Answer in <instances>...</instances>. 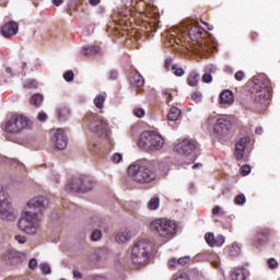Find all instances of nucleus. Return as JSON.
Masks as SVG:
<instances>
[{"mask_svg": "<svg viewBox=\"0 0 280 280\" xmlns=\"http://www.w3.org/2000/svg\"><path fill=\"white\" fill-rule=\"evenodd\" d=\"M40 226V214L24 208L18 221V229L25 235H36Z\"/></svg>", "mask_w": 280, "mask_h": 280, "instance_id": "nucleus-1", "label": "nucleus"}, {"mask_svg": "<svg viewBox=\"0 0 280 280\" xmlns=\"http://www.w3.org/2000/svg\"><path fill=\"white\" fill-rule=\"evenodd\" d=\"M202 128H213V132L217 135L218 139H229V137H231V130H233V125L231 120L218 118V115L211 114L205 124H202Z\"/></svg>", "mask_w": 280, "mask_h": 280, "instance_id": "nucleus-2", "label": "nucleus"}, {"mask_svg": "<svg viewBox=\"0 0 280 280\" xmlns=\"http://www.w3.org/2000/svg\"><path fill=\"white\" fill-rule=\"evenodd\" d=\"M128 174L135 183H139L140 185H145L156 179V172L152 167L140 163L131 164L128 167Z\"/></svg>", "mask_w": 280, "mask_h": 280, "instance_id": "nucleus-3", "label": "nucleus"}, {"mask_svg": "<svg viewBox=\"0 0 280 280\" xmlns=\"http://www.w3.org/2000/svg\"><path fill=\"white\" fill-rule=\"evenodd\" d=\"M138 145L141 150H148L149 152H154L159 150H163V145H165V140L163 137L155 131H143L139 139Z\"/></svg>", "mask_w": 280, "mask_h": 280, "instance_id": "nucleus-4", "label": "nucleus"}, {"mask_svg": "<svg viewBox=\"0 0 280 280\" xmlns=\"http://www.w3.org/2000/svg\"><path fill=\"white\" fill-rule=\"evenodd\" d=\"M25 128L26 130H32L34 122L23 114H13L4 126L5 132L10 135H16V132H21Z\"/></svg>", "mask_w": 280, "mask_h": 280, "instance_id": "nucleus-5", "label": "nucleus"}, {"mask_svg": "<svg viewBox=\"0 0 280 280\" xmlns=\"http://www.w3.org/2000/svg\"><path fill=\"white\" fill-rule=\"evenodd\" d=\"M151 231H154L160 237L172 240L176 233V222L167 219H155L150 223Z\"/></svg>", "mask_w": 280, "mask_h": 280, "instance_id": "nucleus-6", "label": "nucleus"}, {"mask_svg": "<svg viewBox=\"0 0 280 280\" xmlns=\"http://www.w3.org/2000/svg\"><path fill=\"white\" fill-rule=\"evenodd\" d=\"M152 243H150V241L145 238L138 241L131 249V261L138 266H140V264H145L148 257H150Z\"/></svg>", "mask_w": 280, "mask_h": 280, "instance_id": "nucleus-7", "label": "nucleus"}, {"mask_svg": "<svg viewBox=\"0 0 280 280\" xmlns=\"http://www.w3.org/2000/svg\"><path fill=\"white\" fill-rule=\"evenodd\" d=\"M0 219L7 222H14L16 220L14 208L10 201V195L2 186H0Z\"/></svg>", "mask_w": 280, "mask_h": 280, "instance_id": "nucleus-8", "label": "nucleus"}, {"mask_svg": "<svg viewBox=\"0 0 280 280\" xmlns=\"http://www.w3.org/2000/svg\"><path fill=\"white\" fill-rule=\"evenodd\" d=\"M252 89V93L255 95L254 100L258 104H264V102H268V100H270V88L259 81V79H254V85Z\"/></svg>", "mask_w": 280, "mask_h": 280, "instance_id": "nucleus-9", "label": "nucleus"}, {"mask_svg": "<svg viewBox=\"0 0 280 280\" xmlns=\"http://www.w3.org/2000/svg\"><path fill=\"white\" fill-rule=\"evenodd\" d=\"M88 130H90V132H95L98 137H108L110 127L106 120L102 118H93L88 124Z\"/></svg>", "mask_w": 280, "mask_h": 280, "instance_id": "nucleus-10", "label": "nucleus"}, {"mask_svg": "<svg viewBox=\"0 0 280 280\" xmlns=\"http://www.w3.org/2000/svg\"><path fill=\"white\" fill-rule=\"evenodd\" d=\"M47 207V199L44 196H37L30 199L24 209L31 213H40Z\"/></svg>", "mask_w": 280, "mask_h": 280, "instance_id": "nucleus-11", "label": "nucleus"}, {"mask_svg": "<svg viewBox=\"0 0 280 280\" xmlns=\"http://www.w3.org/2000/svg\"><path fill=\"white\" fill-rule=\"evenodd\" d=\"M196 151V142L190 139H184L174 145V152L178 154H184V156H191Z\"/></svg>", "mask_w": 280, "mask_h": 280, "instance_id": "nucleus-12", "label": "nucleus"}, {"mask_svg": "<svg viewBox=\"0 0 280 280\" xmlns=\"http://www.w3.org/2000/svg\"><path fill=\"white\" fill-rule=\"evenodd\" d=\"M86 184V180H82V179H71L67 185H66V189L67 191H74L75 194H80L84 191H91V189H93L92 185H89L88 187L84 186Z\"/></svg>", "mask_w": 280, "mask_h": 280, "instance_id": "nucleus-13", "label": "nucleus"}, {"mask_svg": "<svg viewBox=\"0 0 280 280\" xmlns=\"http://www.w3.org/2000/svg\"><path fill=\"white\" fill-rule=\"evenodd\" d=\"M250 138L248 136L240 138L235 143V158L237 161L244 159V152H246V147L248 145Z\"/></svg>", "mask_w": 280, "mask_h": 280, "instance_id": "nucleus-14", "label": "nucleus"}, {"mask_svg": "<svg viewBox=\"0 0 280 280\" xmlns=\"http://www.w3.org/2000/svg\"><path fill=\"white\" fill-rule=\"evenodd\" d=\"M52 143L57 150H65L67 148V136L65 130L57 129L52 136Z\"/></svg>", "mask_w": 280, "mask_h": 280, "instance_id": "nucleus-15", "label": "nucleus"}, {"mask_svg": "<svg viewBox=\"0 0 280 280\" xmlns=\"http://www.w3.org/2000/svg\"><path fill=\"white\" fill-rule=\"evenodd\" d=\"M7 257L10 266H21V264L27 261V253L25 252H10Z\"/></svg>", "mask_w": 280, "mask_h": 280, "instance_id": "nucleus-16", "label": "nucleus"}, {"mask_svg": "<svg viewBox=\"0 0 280 280\" xmlns=\"http://www.w3.org/2000/svg\"><path fill=\"white\" fill-rule=\"evenodd\" d=\"M1 34L4 38H12L19 34V23L10 21L1 27Z\"/></svg>", "mask_w": 280, "mask_h": 280, "instance_id": "nucleus-17", "label": "nucleus"}, {"mask_svg": "<svg viewBox=\"0 0 280 280\" xmlns=\"http://www.w3.org/2000/svg\"><path fill=\"white\" fill-rule=\"evenodd\" d=\"M115 240L117 244H126V242H130V240H132V231L128 228H122L116 234Z\"/></svg>", "mask_w": 280, "mask_h": 280, "instance_id": "nucleus-18", "label": "nucleus"}, {"mask_svg": "<svg viewBox=\"0 0 280 280\" xmlns=\"http://www.w3.org/2000/svg\"><path fill=\"white\" fill-rule=\"evenodd\" d=\"M233 102H235V96L231 90H225L220 94V104H222V106H231Z\"/></svg>", "mask_w": 280, "mask_h": 280, "instance_id": "nucleus-19", "label": "nucleus"}, {"mask_svg": "<svg viewBox=\"0 0 280 280\" xmlns=\"http://www.w3.org/2000/svg\"><path fill=\"white\" fill-rule=\"evenodd\" d=\"M188 31L191 40H196V38H199V36H202V34H205V28L200 27L198 24H192L188 26Z\"/></svg>", "mask_w": 280, "mask_h": 280, "instance_id": "nucleus-20", "label": "nucleus"}, {"mask_svg": "<svg viewBox=\"0 0 280 280\" xmlns=\"http://www.w3.org/2000/svg\"><path fill=\"white\" fill-rule=\"evenodd\" d=\"M246 277H248V270H246L245 268L234 269L231 273L232 280H246Z\"/></svg>", "mask_w": 280, "mask_h": 280, "instance_id": "nucleus-21", "label": "nucleus"}, {"mask_svg": "<svg viewBox=\"0 0 280 280\" xmlns=\"http://www.w3.org/2000/svg\"><path fill=\"white\" fill-rule=\"evenodd\" d=\"M129 82L130 84H132V86H138V88L143 86L144 84L143 77L139 72H135L133 74H131Z\"/></svg>", "mask_w": 280, "mask_h": 280, "instance_id": "nucleus-22", "label": "nucleus"}, {"mask_svg": "<svg viewBox=\"0 0 280 280\" xmlns=\"http://www.w3.org/2000/svg\"><path fill=\"white\" fill-rule=\"evenodd\" d=\"M100 46H83L81 54L83 56H95V54H100Z\"/></svg>", "mask_w": 280, "mask_h": 280, "instance_id": "nucleus-23", "label": "nucleus"}, {"mask_svg": "<svg viewBox=\"0 0 280 280\" xmlns=\"http://www.w3.org/2000/svg\"><path fill=\"white\" fill-rule=\"evenodd\" d=\"M180 109L177 107H171L170 113L167 115L168 121H178L180 119Z\"/></svg>", "mask_w": 280, "mask_h": 280, "instance_id": "nucleus-24", "label": "nucleus"}, {"mask_svg": "<svg viewBox=\"0 0 280 280\" xmlns=\"http://www.w3.org/2000/svg\"><path fill=\"white\" fill-rule=\"evenodd\" d=\"M147 207L150 211H156V209H159V207H161V199L159 197L151 198L148 201Z\"/></svg>", "mask_w": 280, "mask_h": 280, "instance_id": "nucleus-25", "label": "nucleus"}, {"mask_svg": "<svg viewBox=\"0 0 280 280\" xmlns=\"http://www.w3.org/2000/svg\"><path fill=\"white\" fill-rule=\"evenodd\" d=\"M57 115L59 121H65V119H69V115H71V112L69 110V107H61L57 110Z\"/></svg>", "mask_w": 280, "mask_h": 280, "instance_id": "nucleus-26", "label": "nucleus"}, {"mask_svg": "<svg viewBox=\"0 0 280 280\" xmlns=\"http://www.w3.org/2000/svg\"><path fill=\"white\" fill-rule=\"evenodd\" d=\"M44 97L42 94H33L31 100H30V104L32 106H35L36 108H38V106H40V104H43Z\"/></svg>", "mask_w": 280, "mask_h": 280, "instance_id": "nucleus-27", "label": "nucleus"}, {"mask_svg": "<svg viewBox=\"0 0 280 280\" xmlns=\"http://www.w3.org/2000/svg\"><path fill=\"white\" fill-rule=\"evenodd\" d=\"M198 78H200V74H198V72H190L187 79L189 86H198Z\"/></svg>", "mask_w": 280, "mask_h": 280, "instance_id": "nucleus-28", "label": "nucleus"}, {"mask_svg": "<svg viewBox=\"0 0 280 280\" xmlns=\"http://www.w3.org/2000/svg\"><path fill=\"white\" fill-rule=\"evenodd\" d=\"M104 102H106V95L100 94L94 98V105L96 108H104Z\"/></svg>", "mask_w": 280, "mask_h": 280, "instance_id": "nucleus-29", "label": "nucleus"}, {"mask_svg": "<svg viewBox=\"0 0 280 280\" xmlns=\"http://www.w3.org/2000/svg\"><path fill=\"white\" fill-rule=\"evenodd\" d=\"M242 253V247H240V244L233 243L230 247V255L231 257H237Z\"/></svg>", "mask_w": 280, "mask_h": 280, "instance_id": "nucleus-30", "label": "nucleus"}, {"mask_svg": "<svg viewBox=\"0 0 280 280\" xmlns=\"http://www.w3.org/2000/svg\"><path fill=\"white\" fill-rule=\"evenodd\" d=\"M205 240L211 247L215 246V235L213 233H207Z\"/></svg>", "mask_w": 280, "mask_h": 280, "instance_id": "nucleus-31", "label": "nucleus"}, {"mask_svg": "<svg viewBox=\"0 0 280 280\" xmlns=\"http://www.w3.org/2000/svg\"><path fill=\"white\" fill-rule=\"evenodd\" d=\"M110 161L112 163H121V161H124V155H121V153H114L112 156H110Z\"/></svg>", "mask_w": 280, "mask_h": 280, "instance_id": "nucleus-32", "label": "nucleus"}, {"mask_svg": "<svg viewBox=\"0 0 280 280\" xmlns=\"http://www.w3.org/2000/svg\"><path fill=\"white\" fill-rule=\"evenodd\" d=\"M92 242H97L98 240H102V231L94 230L91 234Z\"/></svg>", "mask_w": 280, "mask_h": 280, "instance_id": "nucleus-33", "label": "nucleus"}, {"mask_svg": "<svg viewBox=\"0 0 280 280\" xmlns=\"http://www.w3.org/2000/svg\"><path fill=\"white\" fill-rule=\"evenodd\" d=\"M43 275H51V267H49V265L47 262H43L40 266H39Z\"/></svg>", "mask_w": 280, "mask_h": 280, "instance_id": "nucleus-34", "label": "nucleus"}, {"mask_svg": "<svg viewBox=\"0 0 280 280\" xmlns=\"http://www.w3.org/2000/svg\"><path fill=\"white\" fill-rule=\"evenodd\" d=\"M234 202L235 205H246V196H244V194L237 195Z\"/></svg>", "mask_w": 280, "mask_h": 280, "instance_id": "nucleus-35", "label": "nucleus"}, {"mask_svg": "<svg viewBox=\"0 0 280 280\" xmlns=\"http://www.w3.org/2000/svg\"><path fill=\"white\" fill-rule=\"evenodd\" d=\"M24 89H36L38 86V82L34 80H28L23 84Z\"/></svg>", "mask_w": 280, "mask_h": 280, "instance_id": "nucleus-36", "label": "nucleus"}, {"mask_svg": "<svg viewBox=\"0 0 280 280\" xmlns=\"http://www.w3.org/2000/svg\"><path fill=\"white\" fill-rule=\"evenodd\" d=\"M162 94L165 97L167 104H170V102H172V90L165 89L162 91Z\"/></svg>", "mask_w": 280, "mask_h": 280, "instance_id": "nucleus-37", "label": "nucleus"}, {"mask_svg": "<svg viewBox=\"0 0 280 280\" xmlns=\"http://www.w3.org/2000/svg\"><path fill=\"white\" fill-rule=\"evenodd\" d=\"M191 100H194V102H196V104L202 102V93H200V92L192 93Z\"/></svg>", "mask_w": 280, "mask_h": 280, "instance_id": "nucleus-38", "label": "nucleus"}, {"mask_svg": "<svg viewBox=\"0 0 280 280\" xmlns=\"http://www.w3.org/2000/svg\"><path fill=\"white\" fill-rule=\"evenodd\" d=\"M133 115L139 118L145 117V109L137 107L133 109Z\"/></svg>", "mask_w": 280, "mask_h": 280, "instance_id": "nucleus-39", "label": "nucleus"}, {"mask_svg": "<svg viewBox=\"0 0 280 280\" xmlns=\"http://www.w3.org/2000/svg\"><path fill=\"white\" fill-rule=\"evenodd\" d=\"M14 241L18 243V244H27V237L21 235V234H18L14 236Z\"/></svg>", "mask_w": 280, "mask_h": 280, "instance_id": "nucleus-40", "label": "nucleus"}, {"mask_svg": "<svg viewBox=\"0 0 280 280\" xmlns=\"http://www.w3.org/2000/svg\"><path fill=\"white\" fill-rule=\"evenodd\" d=\"M242 176H248L250 174V165L245 164L241 167Z\"/></svg>", "mask_w": 280, "mask_h": 280, "instance_id": "nucleus-41", "label": "nucleus"}, {"mask_svg": "<svg viewBox=\"0 0 280 280\" xmlns=\"http://www.w3.org/2000/svg\"><path fill=\"white\" fill-rule=\"evenodd\" d=\"M191 261V258L189 256H184L177 260L178 266H185L186 264H189Z\"/></svg>", "mask_w": 280, "mask_h": 280, "instance_id": "nucleus-42", "label": "nucleus"}, {"mask_svg": "<svg viewBox=\"0 0 280 280\" xmlns=\"http://www.w3.org/2000/svg\"><path fill=\"white\" fill-rule=\"evenodd\" d=\"M170 270H176V266H178V260L176 258H171L167 262Z\"/></svg>", "mask_w": 280, "mask_h": 280, "instance_id": "nucleus-43", "label": "nucleus"}, {"mask_svg": "<svg viewBox=\"0 0 280 280\" xmlns=\"http://www.w3.org/2000/svg\"><path fill=\"white\" fill-rule=\"evenodd\" d=\"M172 69L174 70V74L177 75V78L185 75V70L183 68H176V66H173Z\"/></svg>", "mask_w": 280, "mask_h": 280, "instance_id": "nucleus-44", "label": "nucleus"}, {"mask_svg": "<svg viewBox=\"0 0 280 280\" xmlns=\"http://www.w3.org/2000/svg\"><path fill=\"white\" fill-rule=\"evenodd\" d=\"M224 242L225 240L222 235H218L217 237H214V246H223Z\"/></svg>", "mask_w": 280, "mask_h": 280, "instance_id": "nucleus-45", "label": "nucleus"}, {"mask_svg": "<svg viewBox=\"0 0 280 280\" xmlns=\"http://www.w3.org/2000/svg\"><path fill=\"white\" fill-rule=\"evenodd\" d=\"M28 268L30 270H36L38 268V260L36 258H33L28 261Z\"/></svg>", "mask_w": 280, "mask_h": 280, "instance_id": "nucleus-46", "label": "nucleus"}, {"mask_svg": "<svg viewBox=\"0 0 280 280\" xmlns=\"http://www.w3.org/2000/svg\"><path fill=\"white\" fill-rule=\"evenodd\" d=\"M73 71H67L65 74H63V79L66 80V82H73Z\"/></svg>", "mask_w": 280, "mask_h": 280, "instance_id": "nucleus-47", "label": "nucleus"}, {"mask_svg": "<svg viewBox=\"0 0 280 280\" xmlns=\"http://www.w3.org/2000/svg\"><path fill=\"white\" fill-rule=\"evenodd\" d=\"M212 80H213V77L209 72L202 75V82H205L206 84H209V82H211Z\"/></svg>", "mask_w": 280, "mask_h": 280, "instance_id": "nucleus-48", "label": "nucleus"}, {"mask_svg": "<svg viewBox=\"0 0 280 280\" xmlns=\"http://www.w3.org/2000/svg\"><path fill=\"white\" fill-rule=\"evenodd\" d=\"M268 267L272 270L275 268H277V266H279V262H277V260L275 258H270L268 261Z\"/></svg>", "mask_w": 280, "mask_h": 280, "instance_id": "nucleus-49", "label": "nucleus"}, {"mask_svg": "<svg viewBox=\"0 0 280 280\" xmlns=\"http://www.w3.org/2000/svg\"><path fill=\"white\" fill-rule=\"evenodd\" d=\"M235 80H237V82H242V81L244 80V71L238 70V71L235 73Z\"/></svg>", "mask_w": 280, "mask_h": 280, "instance_id": "nucleus-50", "label": "nucleus"}, {"mask_svg": "<svg viewBox=\"0 0 280 280\" xmlns=\"http://www.w3.org/2000/svg\"><path fill=\"white\" fill-rule=\"evenodd\" d=\"M47 119V114L45 112H39L37 115L38 121H45Z\"/></svg>", "mask_w": 280, "mask_h": 280, "instance_id": "nucleus-51", "label": "nucleus"}, {"mask_svg": "<svg viewBox=\"0 0 280 280\" xmlns=\"http://www.w3.org/2000/svg\"><path fill=\"white\" fill-rule=\"evenodd\" d=\"M222 211V208L220 206H215L213 209H212V213L213 215H218V213H220Z\"/></svg>", "mask_w": 280, "mask_h": 280, "instance_id": "nucleus-52", "label": "nucleus"}, {"mask_svg": "<svg viewBox=\"0 0 280 280\" xmlns=\"http://www.w3.org/2000/svg\"><path fill=\"white\" fill-rule=\"evenodd\" d=\"M63 2H65V0H52V4L56 5L57 8H58V5H60Z\"/></svg>", "mask_w": 280, "mask_h": 280, "instance_id": "nucleus-53", "label": "nucleus"}, {"mask_svg": "<svg viewBox=\"0 0 280 280\" xmlns=\"http://www.w3.org/2000/svg\"><path fill=\"white\" fill-rule=\"evenodd\" d=\"M73 277H74L75 279H82V273H81L80 271H74V272H73Z\"/></svg>", "mask_w": 280, "mask_h": 280, "instance_id": "nucleus-54", "label": "nucleus"}, {"mask_svg": "<svg viewBox=\"0 0 280 280\" xmlns=\"http://www.w3.org/2000/svg\"><path fill=\"white\" fill-rule=\"evenodd\" d=\"M255 132H256V135H264V128L257 127Z\"/></svg>", "mask_w": 280, "mask_h": 280, "instance_id": "nucleus-55", "label": "nucleus"}, {"mask_svg": "<svg viewBox=\"0 0 280 280\" xmlns=\"http://www.w3.org/2000/svg\"><path fill=\"white\" fill-rule=\"evenodd\" d=\"M90 5H98L100 0H89Z\"/></svg>", "mask_w": 280, "mask_h": 280, "instance_id": "nucleus-56", "label": "nucleus"}, {"mask_svg": "<svg viewBox=\"0 0 280 280\" xmlns=\"http://www.w3.org/2000/svg\"><path fill=\"white\" fill-rule=\"evenodd\" d=\"M117 78V71H112L110 72V79L115 80Z\"/></svg>", "mask_w": 280, "mask_h": 280, "instance_id": "nucleus-57", "label": "nucleus"}, {"mask_svg": "<svg viewBox=\"0 0 280 280\" xmlns=\"http://www.w3.org/2000/svg\"><path fill=\"white\" fill-rule=\"evenodd\" d=\"M198 167H202V164L201 163H197L192 166V170H198Z\"/></svg>", "mask_w": 280, "mask_h": 280, "instance_id": "nucleus-58", "label": "nucleus"}, {"mask_svg": "<svg viewBox=\"0 0 280 280\" xmlns=\"http://www.w3.org/2000/svg\"><path fill=\"white\" fill-rule=\"evenodd\" d=\"M5 71L7 73H12V68H7Z\"/></svg>", "mask_w": 280, "mask_h": 280, "instance_id": "nucleus-59", "label": "nucleus"}, {"mask_svg": "<svg viewBox=\"0 0 280 280\" xmlns=\"http://www.w3.org/2000/svg\"><path fill=\"white\" fill-rule=\"evenodd\" d=\"M166 65H172V59H166Z\"/></svg>", "mask_w": 280, "mask_h": 280, "instance_id": "nucleus-60", "label": "nucleus"}, {"mask_svg": "<svg viewBox=\"0 0 280 280\" xmlns=\"http://www.w3.org/2000/svg\"><path fill=\"white\" fill-rule=\"evenodd\" d=\"M208 30H213V27L212 26H208Z\"/></svg>", "mask_w": 280, "mask_h": 280, "instance_id": "nucleus-61", "label": "nucleus"}, {"mask_svg": "<svg viewBox=\"0 0 280 280\" xmlns=\"http://www.w3.org/2000/svg\"><path fill=\"white\" fill-rule=\"evenodd\" d=\"M203 24L209 25L208 23L203 22Z\"/></svg>", "mask_w": 280, "mask_h": 280, "instance_id": "nucleus-62", "label": "nucleus"}]
</instances>
